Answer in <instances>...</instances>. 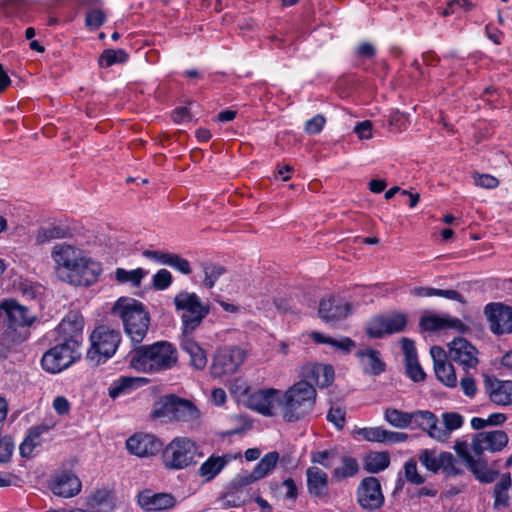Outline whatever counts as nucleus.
<instances>
[{
	"label": "nucleus",
	"mask_w": 512,
	"mask_h": 512,
	"mask_svg": "<svg viewBox=\"0 0 512 512\" xmlns=\"http://www.w3.org/2000/svg\"><path fill=\"white\" fill-rule=\"evenodd\" d=\"M70 235L71 232L67 226L51 223L37 229L35 232V244L43 245L52 240L67 238Z\"/></svg>",
	"instance_id": "c85d7f7f"
},
{
	"label": "nucleus",
	"mask_w": 512,
	"mask_h": 512,
	"mask_svg": "<svg viewBox=\"0 0 512 512\" xmlns=\"http://www.w3.org/2000/svg\"><path fill=\"white\" fill-rule=\"evenodd\" d=\"M406 373L414 381L419 382L425 379V372L423 371L418 358L411 362H405Z\"/></svg>",
	"instance_id": "bf43d9fd"
},
{
	"label": "nucleus",
	"mask_w": 512,
	"mask_h": 512,
	"mask_svg": "<svg viewBox=\"0 0 512 512\" xmlns=\"http://www.w3.org/2000/svg\"><path fill=\"white\" fill-rule=\"evenodd\" d=\"M474 182L477 186L485 189H494L499 185V180L490 174L476 173L474 175Z\"/></svg>",
	"instance_id": "680f3d73"
},
{
	"label": "nucleus",
	"mask_w": 512,
	"mask_h": 512,
	"mask_svg": "<svg viewBox=\"0 0 512 512\" xmlns=\"http://www.w3.org/2000/svg\"><path fill=\"white\" fill-rule=\"evenodd\" d=\"M182 350L189 355L190 365L197 370H202L207 365V355L204 349L192 338V335L183 333L181 340Z\"/></svg>",
	"instance_id": "a878e982"
},
{
	"label": "nucleus",
	"mask_w": 512,
	"mask_h": 512,
	"mask_svg": "<svg viewBox=\"0 0 512 512\" xmlns=\"http://www.w3.org/2000/svg\"><path fill=\"white\" fill-rule=\"evenodd\" d=\"M419 461L427 470L434 473L439 471L438 454L435 451L423 450L419 454Z\"/></svg>",
	"instance_id": "864d4df0"
},
{
	"label": "nucleus",
	"mask_w": 512,
	"mask_h": 512,
	"mask_svg": "<svg viewBox=\"0 0 512 512\" xmlns=\"http://www.w3.org/2000/svg\"><path fill=\"white\" fill-rule=\"evenodd\" d=\"M278 460L279 454L276 451L265 454L250 473V475L246 478V483L260 480L269 475L276 467Z\"/></svg>",
	"instance_id": "2f4dec72"
},
{
	"label": "nucleus",
	"mask_w": 512,
	"mask_h": 512,
	"mask_svg": "<svg viewBox=\"0 0 512 512\" xmlns=\"http://www.w3.org/2000/svg\"><path fill=\"white\" fill-rule=\"evenodd\" d=\"M45 426H37L30 429L24 441L20 444L19 450L22 457H29L33 450L40 445V436L47 431Z\"/></svg>",
	"instance_id": "79ce46f5"
},
{
	"label": "nucleus",
	"mask_w": 512,
	"mask_h": 512,
	"mask_svg": "<svg viewBox=\"0 0 512 512\" xmlns=\"http://www.w3.org/2000/svg\"><path fill=\"white\" fill-rule=\"evenodd\" d=\"M139 506L148 512H159L171 509L176 504V499L169 493H156L150 489L139 492L137 496Z\"/></svg>",
	"instance_id": "a211bd4d"
},
{
	"label": "nucleus",
	"mask_w": 512,
	"mask_h": 512,
	"mask_svg": "<svg viewBox=\"0 0 512 512\" xmlns=\"http://www.w3.org/2000/svg\"><path fill=\"white\" fill-rule=\"evenodd\" d=\"M465 464L481 482L490 483L494 481L496 473L488 468L486 461L480 458L475 459L471 456L470 459L465 461Z\"/></svg>",
	"instance_id": "4c0bfd02"
},
{
	"label": "nucleus",
	"mask_w": 512,
	"mask_h": 512,
	"mask_svg": "<svg viewBox=\"0 0 512 512\" xmlns=\"http://www.w3.org/2000/svg\"><path fill=\"white\" fill-rule=\"evenodd\" d=\"M363 370L367 374L379 375L385 371V363L380 358V352L373 348H365L356 353Z\"/></svg>",
	"instance_id": "bb28decb"
},
{
	"label": "nucleus",
	"mask_w": 512,
	"mask_h": 512,
	"mask_svg": "<svg viewBox=\"0 0 512 512\" xmlns=\"http://www.w3.org/2000/svg\"><path fill=\"white\" fill-rule=\"evenodd\" d=\"M443 427L440 426V432L444 435L443 438L439 439V442H447L451 436V433L464 424V418L461 414L456 412H444L442 414Z\"/></svg>",
	"instance_id": "ea45409f"
},
{
	"label": "nucleus",
	"mask_w": 512,
	"mask_h": 512,
	"mask_svg": "<svg viewBox=\"0 0 512 512\" xmlns=\"http://www.w3.org/2000/svg\"><path fill=\"white\" fill-rule=\"evenodd\" d=\"M245 351L239 347H229L217 352L211 366L214 377L234 374L244 362Z\"/></svg>",
	"instance_id": "1a4fd4ad"
},
{
	"label": "nucleus",
	"mask_w": 512,
	"mask_h": 512,
	"mask_svg": "<svg viewBox=\"0 0 512 512\" xmlns=\"http://www.w3.org/2000/svg\"><path fill=\"white\" fill-rule=\"evenodd\" d=\"M112 313L122 320L124 330L132 342L143 341L150 325V316L142 302L129 297H120L114 303Z\"/></svg>",
	"instance_id": "20e7f679"
},
{
	"label": "nucleus",
	"mask_w": 512,
	"mask_h": 512,
	"mask_svg": "<svg viewBox=\"0 0 512 512\" xmlns=\"http://www.w3.org/2000/svg\"><path fill=\"white\" fill-rule=\"evenodd\" d=\"M147 274L148 271L140 267L133 270H126L118 267L114 272V280L118 284H129L131 287L138 288L141 286L142 280Z\"/></svg>",
	"instance_id": "473e14b6"
},
{
	"label": "nucleus",
	"mask_w": 512,
	"mask_h": 512,
	"mask_svg": "<svg viewBox=\"0 0 512 512\" xmlns=\"http://www.w3.org/2000/svg\"><path fill=\"white\" fill-rule=\"evenodd\" d=\"M413 424L427 432L429 437L439 441L445 434L440 432L439 420L434 413L428 410L413 412Z\"/></svg>",
	"instance_id": "393cba45"
},
{
	"label": "nucleus",
	"mask_w": 512,
	"mask_h": 512,
	"mask_svg": "<svg viewBox=\"0 0 512 512\" xmlns=\"http://www.w3.org/2000/svg\"><path fill=\"white\" fill-rule=\"evenodd\" d=\"M172 253L162 251V250H144L142 255L158 264L161 265H167V262H169L170 256Z\"/></svg>",
	"instance_id": "e2e57ef3"
},
{
	"label": "nucleus",
	"mask_w": 512,
	"mask_h": 512,
	"mask_svg": "<svg viewBox=\"0 0 512 512\" xmlns=\"http://www.w3.org/2000/svg\"><path fill=\"white\" fill-rule=\"evenodd\" d=\"M53 408L59 415H66L70 411V403L64 396H57L53 400Z\"/></svg>",
	"instance_id": "774afa93"
},
{
	"label": "nucleus",
	"mask_w": 512,
	"mask_h": 512,
	"mask_svg": "<svg viewBox=\"0 0 512 512\" xmlns=\"http://www.w3.org/2000/svg\"><path fill=\"white\" fill-rule=\"evenodd\" d=\"M460 386L463 393L468 397H474L477 392L475 380L472 375L466 374L460 380Z\"/></svg>",
	"instance_id": "69168bd1"
},
{
	"label": "nucleus",
	"mask_w": 512,
	"mask_h": 512,
	"mask_svg": "<svg viewBox=\"0 0 512 512\" xmlns=\"http://www.w3.org/2000/svg\"><path fill=\"white\" fill-rule=\"evenodd\" d=\"M356 433L363 440L377 443H401L408 439V434L389 431L382 426L360 428Z\"/></svg>",
	"instance_id": "4be33fe9"
},
{
	"label": "nucleus",
	"mask_w": 512,
	"mask_h": 512,
	"mask_svg": "<svg viewBox=\"0 0 512 512\" xmlns=\"http://www.w3.org/2000/svg\"><path fill=\"white\" fill-rule=\"evenodd\" d=\"M449 358L461 365L465 371L478 364L476 348L464 338H456L449 344Z\"/></svg>",
	"instance_id": "dca6fc26"
},
{
	"label": "nucleus",
	"mask_w": 512,
	"mask_h": 512,
	"mask_svg": "<svg viewBox=\"0 0 512 512\" xmlns=\"http://www.w3.org/2000/svg\"><path fill=\"white\" fill-rule=\"evenodd\" d=\"M384 419L395 428L405 429L413 424V412L388 407L384 410Z\"/></svg>",
	"instance_id": "e433bc0d"
},
{
	"label": "nucleus",
	"mask_w": 512,
	"mask_h": 512,
	"mask_svg": "<svg viewBox=\"0 0 512 512\" xmlns=\"http://www.w3.org/2000/svg\"><path fill=\"white\" fill-rule=\"evenodd\" d=\"M303 380L308 382L312 388L315 386L320 388L328 387L334 380V369L331 365L311 364L303 368Z\"/></svg>",
	"instance_id": "412c9836"
},
{
	"label": "nucleus",
	"mask_w": 512,
	"mask_h": 512,
	"mask_svg": "<svg viewBox=\"0 0 512 512\" xmlns=\"http://www.w3.org/2000/svg\"><path fill=\"white\" fill-rule=\"evenodd\" d=\"M356 498L359 506L365 510L375 511L384 504V495L380 481L373 476L362 479L356 490Z\"/></svg>",
	"instance_id": "9d476101"
},
{
	"label": "nucleus",
	"mask_w": 512,
	"mask_h": 512,
	"mask_svg": "<svg viewBox=\"0 0 512 512\" xmlns=\"http://www.w3.org/2000/svg\"><path fill=\"white\" fill-rule=\"evenodd\" d=\"M434 371L437 379L445 386L450 388L457 386V376L451 363H437Z\"/></svg>",
	"instance_id": "c03bdc74"
},
{
	"label": "nucleus",
	"mask_w": 512,
	"mask_h": 512,
	"mask_svg": "<svg viewBox=\"0 0 512 512\" xmlns=\"http://www.w3.org/2000/svg\"><path fill=\"white\" fill-rule=\"evenodd\" d=\"M307 489L310 495L323 498L329 491L328 474L317 466H311L306 470Z\"/></svg>",
	"instance_id": "b1692460"
},
{
	"label": "nucleus",
	"mask_w": 512,
	"mask_h": 512,
	"mask_svg": "<svg viewBox=\"0 0 512 512\" xmlns=\"http://www.w3.org/2000/svg\"><path fill=\"white\" fill-rule=\"evenodd\" d=\"M512 485V479L510 473H504L501 475L499 481L494 486V506H507L509 503L508 490Z\"/></svg>",
	"instance_id": "a19ab883"
},
{
	"label": "nucleus",
	"mask_w": 512,
	"mask_h": 512,
	"mask_svg": "<svg viewBox=\"0 0 512 512\" xmlns=\"http://www.w3.org/2000/svg\"><path fill=\"white\" fill-rule=\"evenodd\" d=\"M404 475L408 482L414 485H421L425 482V478L419 474L417 469V462L411 458L404 464Z\"/></svg>",
	"instance_id": "8fccbe9b"
},
{
	"label": "nucleus",
	"mask_w": 512,
	"mask_h": 512,
	"mask_svg": "<svg viewBox=\"0 0 512 512\" xmlns=\"http://www.w3.org/2000/svg\"><path fill=\"white\" fill-rule=\"evenodd\" d=\"M172 274L167 269L158 270L152 278V285L156 290H165L172 284Z\"/></svg>",
	"instance_id": "5fc2aeb1"
},
{
	"label": "nucleus",
	"mask_w": 512,
	"mask_h": 512,
	"mask_svg": "<svg viewBox=\"0 0 512 512\" xmlns=\"http://www.w3.org/2000/svg\"><path fill=\"white\" fill-rule=\"evenodd\" d=\"M508 435L503 430L482 431L476 433L472 439V451L476 456L483 452H499L508 444Z\"/></svg>",
	"instance_id": "4468645a"
},
{
	"label": "nucleus",
	"mask_w": 512,
	"mask_h": 512,
	"mask_svg": "<svg viewBox=\"0 0 512 512\" xmlns=\"http://www.w3.org/2000/svg\"><path fill=\"white\" fill-rule=\"evenodd\" d=\"M317 392L306 382L298 381L290 386L284 393L280 391L279 410L285 422H298L314 409Z\"/></svg>",
	"instance_id": "7ed1b4c3"
},
{
	"label": "nucleus",
	"mask_w": 512,
	"mask_h": 512,
	"mask_svg": "<svg viewBox=\"0 0 512 512\" xmlns=\"http://www.w3.org/2000/svg\"><path fill=\"white\" fill-rule=\"evenodd\" d=\"M89 340L90 348L87 351V359L99 364L116 353L121 342V334L109 326L100 325L93 330Z\"/></svg>",
	"instance_id": "6e6552de"
},
{
	"label": "nucleus",
	"mask_w": 512,
	"mask_h": 512,
	"mask_svg": "<svg viewBox=\"0 0 512 512\" xmlns=\"http://www.w3.org/2000/svg\"><path fill=\"white\" fill-rule=\"evenodd\" d=\"M167 266L179 271L184 275H188L192 272L190 262L176 253L171 254L169 262H167Z\"/></svg>",
	"instance_id": "6e6d98bb"
},
{
	"label": "nucleus",
	"mask_w": 512,
	"mask_h": 512,
	"mask_svg": "<svg viewBox=\"0 0 512 512\" xmlns=\"http://www.w3.org/2000/svg\"><path fill=\"white\" fill-rule=\"evenodd\" d=\"M128 59V54L123 49H107L104 50L98 59L100 67L108 68L114 64L125 63Z\"/></svg>",
	"instance_id": "a18cd8bd"
},
{
	"label": "nucleus",
	"mask_w": 512,
	"mask_h": 512,
	"mask_svg": "<svg viewBox=\"0 0 512 512\" xmlns=\"http://www.w3.org/2000/svg\"><path fill=\"white\" fill-rule=\"evenodd\" d=\"M486 393L490 401L499 406L512 405V381L500 380L489 376L484 381Z\"/></svg>",
	"instance_id": "aec40b11"
},
{
	"label": "nucleus",
	"mask_w": 512,
	"mask_h": 512,
	"mask_svg": "<svg viewBox=\"0 0 512 512\" xmlns=\"http://www.w3.org/2000/svg\"><path fill=\"white\" fill-rule=\"evenodd\" d=\"M420 326L426 331H438L449 328L462 331L464 328L462 321L457 318L440 317L436 315L422 317Z\"/></svg>",
	"instance_id": "c756f323"
},
{
	"label": "nucleus",
	"mask_w": 512,
	"mask_h": 512,
	"mask_svg": "<svg viewBox=\"0 0 512 512\" xmlns=\"http://www.w3.org/2000/svg\"><path fill=\"white\" fill-rule=\"evenodd\" d=\"M484 314L489 322L490 330L495 335L512 333V307L495 302L484 308Z\"/></svg>",
	"instance_id": "f8f14e48"
},
{
	"label": "nucleus",
	"mask_w": 512,
	"mask_h": 512,
	"mask_svg": "<svg viewBox=\"0 0 512 512\" xmlns=\"http://www.w3.org/2000/svg\"><path fill=\"white\" fill-rule=\"evenodd\" d=\"M385 325V316H377L373 318L366 327V333L371 338H381L387 335Z\"/></svg>",
	"instance_id": "3c124183"
},
{
	"label": "nucleus",
	"mask_w": 512,
	"mask_h": 512,
	"mask_svg": "<svg viewBox=\"0 0 512 512\" xmlns=\"http://www.w3.org/2000/svg\"><path fill=\"white\" fill-rule=\"evenodd\" d=\"M359 471V464L357 460L350 456H344L342 458V465L335 468L332 472V476L336 481L353 477Z\"/></svg>",
	"instance_id": "37998d69"
},
{
	"label": "nucleus",
	"mask_w": 512,
	"mask_h": 512,
	"mask_svg": "<svg viewBox=\"0 0 512 512\" xmlns=\"http://www.w3.org/2000/svg\"><path fill=\"white\" fill-rule=\"evenodd\" d=\"M88 509L111 511L114 508L112 493L106 488L97 489L86 499Z\"/></svg>",
	"instance_id": "72a5a7b5"
},
{
	"label": "nucleus",
	"mask_w": 512,
	"mask_h": 512,
	"mask_svg": "<svg viewBox=\"0 0 512 512\" xmlns=\"http://www.w3.org/2000/svg\"><path fill=\"white\" fill-rule=\"evenodd\" d=\"M439 470H442L447 476L460 475L463 470L458 466V462L450 452H441L438 454Z\"/></svg>",
	"instance_id": "49530a36"
},
{
	"label": "nucleus",
	"mask_w": 512,
	"mask_h": 512,
	"mask_svg": "<svg viewBox=\"0 0 512 512\" xmlns=\"http://www.w3.org/2000/svg\"><path fill=\"white\" fill-rule=\"evenodd\" d=\"M310 338L316 344H328L334 347L337 350H341L344 353H349L355 346V342L349 337H342L340 339H333L331 337L325 336L320 332H312L310 334Z\"/></svg>",
	"instance_id": "c9c22d12"
},
{
	"label": "nucleus",
	"mask_w": 512,
	"mask_h": 512,
	"mask_svg": "<svg viewBox=\"0 0 512 512\" xmlns=\"http://www.w3.org/2000/svg\"><path fill=\"white\" fill-rule=\"evenodd\" d=\"M401 347L404 354L405 362H411L412 360L418 358L415 343L413 340L409 338H402Z\"/></svg>",
	"instance_id": "0e129e2a"
},
{
	"label": "nucleus",
	"mask_w": 512,
	"mask_h": 512,
	"mask_svg": "<svg viewBox=\"0 0 512 512\" xmlns=\"http://www.w3.org/2000/svg\"><path fill=\"white\" fill-rule=\"evenodd\" d=\"M338 452L337 449H326L321 451H316L311 453V462L313 464H318L323 466L324 468H331L334 464L335 459L337 458Z\"/></svg>",
	"instance_id": "09e8293b"
},
{
	"label": "nucleus",
	"mask_w": 512,
	"mask_h": 512,
	"mask_svg": "<svg viewBox=\"0 0 512 512\" xmlns=\"http://www.w3.org/2000/svg\"><path fill=\"white\" fill-rule=\"evenodd\" d=\"M101 271L100 263L83 255L74 269L61 279L75 286H90L97 281Z\"/></svg>",
	"instance_id": "9b49d317"
},
{
	"label": "nucleus",
	"mask_w": 512,
	"mask_h": 512,
	"mask_svg": "<svg viewBox=\"0 0 512 512\" xmlns=\"http://www.w3.org/2000/svg\"><path fill=\"white\" fill-rule=\"evenodd\" d=\"M126 447L133 455L149 457L160 451L162 443L152 434L136 433L127 439Z\"/></svg>",
	"instance_id": "f3484780"
},
{
	"label": "nucleus",
	"mask_w": 512,
	"mask_h": 512,
	"mask_svg": "<svg viewBox=\"0 0 512 512\" xmlns=\"http://www.w3.org/2000/svg\"><path fill=\"white\" fill-rule=\"evenodd\" d=\"M173 303L181 318L182 333L186 335H192L210 312L209 305L204 304L194 292L180 291Z\"/></svg>",
	"instance_id": "423d86ee"
},
{
	"label": "nucleus",
	"mask_w": 512,
	"mask_h": 512,
	"mask_svg": "<svg viewBox=\"0 0 512 512\" xmlns=\"http://www.w3.org/2000/svg\"><path fill=\"white\" fill-rule=\"evenodd\" d=\"M390 465V454L387 451L369 453L364 459V469L369 473H379Z\"/></svg>",
	"instance_id": "f704fd0d"
},
{
	"label": "nucleus",
	"mask_w": 512,
	"mask_h": 512,
	"mask_svg": "<svg viewBox=\"0 0 512 512\" xmlns=\"http://www.w3.org/2000/svg\"><path fill=\"white\" fill-rule=\"evenodd\" d=\"M178 360L177 349L167 341H158L151 345H140L135 348L130 366L142 373H158L169 370Z\"/></svg>",
	"instance_id": "f03ea898"
},
{
	"label": "nucleus",
	"mask_w": 512,
	"mask_h": 512,
	"mask_svg": "<svg viewBox=\"0 0 512 512\" xmlns=\"http://www.w3.org/2000/svg\"><path fill=\"white\" fill-rule=\"evenodd\" d=\"M14 450V444L10 438L0 439V462L5 463L10 460Z\"/></svg>",
	"instance_id": "338daca9"
},
{
	"label": "nucleus",
	"mask_w": 512,
	"mask_h": 512,
	"mask_svg": "<svg viewBox=\"0 0 512 512\" xmlns=\"http://www.w3.org/2000/svg\"><path fill=\"white\" fill-rule=\"evenodd\" d=\"M407 324V318L405 315L397 313L390 316H385L386 332L393 334L404 330Z\"/></svg>",
	"instance_id": "603ef678"
},
{
	"label": "nucleus",
	"mask_w": 512,
	"mask_h": 512,
	"mask_svg": "<svg viewBox=\"0 0 512 512\" xmlns=\"http://www.w3.org/2000/svg\"><path fill=\"white\" fill-rule=\"evenodd\" d=\"M9 328L16 329L31 324V316L26 307L19 305L15 300H7L1 303Z\"/></svg>",
	"instance_id": "5701e85b"
},
{
	"label": "nucleus",
	"mask_w": 512,
	"mask_h": 512,
	"mask_svg": "<svg viewBox=\"0 0 512 512\" xmlns=\"http://www.w3.org/2000/svg\"><path fill=\"white\" fill-rule=\"evenodd\" d=\"M82 257L83 252L80 249L66 243L55 245L51 251V258L60 278L72 271Z\"/></svg>",
	"instance_id": "2eb2a0df"
},
{
	"label": "nucleus",
	"mask_w": 512,
	"mask_h": 512,
	"mask_svg": "<svg viewBox=\"0 0 512 512\" xmlns=\"http://www.w3.org/2000/svg\"><path fill=\"white\" fill-rule=\"evenodd\" d=\"M106 16L101 9H91L86 13L85 24L89 29H98L105 22Z\"/></svg>",
	"instance_id": "4d7b16f0"
},
{
	"label": "nucleus",
	"mask_w": 512,
	"mask_h": 512,
	"mask_svg": "<svg viewBox=\"0 0 512 512\" xmlns=\"http://www.w3.org/2000/svg\"><path fill=\"white\" fill-rule=\"evenodd\" d=\"M352 311V305L339 295L322 298L319 303V317L326 323L334 325L344 320Z\"/></svg>",
	"instance_id": "ddd939ff"
},
{
	"label": "nucleus",
	"mask_w": 512,
	"mask_h": 512,
	"mask_svg": "<svg viewBox=\"0 0 512 512\" xmlns=\"http://www.w3.org/2000/svg\"><path fill=\"white\" fill-rule=\"evenodd\" d=\"M150 416L162 422H193L198 420L200 413L191 401L170 394L161 397L153 404Z\"/></svg>",
	"instance_id": "39448f33"
},
{
	"label": "nucleus",
	"mask_w": 512,
	"mask_h": 512,
	"mask_svg": "<svg viewBox=\"0 0 512 512\" xmlns=\"http://www.w3.org/2000/svg\"><path fill=\"white\" fill-rule=\"evenodd\" d=\"M230 459L231 457L229 455L210 456L199 467V476L204 478L206 481H211L223 470V468L229 463Z\"/></svg>",
	"instance_id": "7c9ffc66"
},
{
	"label": "nucleus",
	"mask_w": 512,
	"mask_h": 512,
	"mask_svg": "<svg viewBox=\"0 0 512 512\" xmlns=\"http://www.w3.org/2000/svg\"><path fill=\"white\" fill-rule=\"evenodd\" d=\"M81 481L72 474H63L55 479L52 491L55 495L70 498L81 491Z\"/></svg>",
	"instance_id": "cd10ccee"
},
{
	"label": "nucleus",
	"mask_w": 512,
	"mask_h": 512,
	"mask_svg": "<svg viewBox=\"0 0 512 512\" xmlns=\"http://www.w3.org/2000/svg\"><path fill=\"white\" fill-rule=\"evenodd\" d=\"M280 390L274 388L261 389L249 397L250 407L265 415L274 416L276 406L279 407Z\"/></svg>",
	"instance_id": "6ab92c4d"
},
{
	"label": "nucleus",
	"mask_w": 512,
	"mask_h": 512,
	"mask_svg": "<svg viewBox=\"0 0 512 512\" xmlns=\"http://www.w3.org/2000/svg\"><path fill=\"white\" fill-rule=\"evenodd\" d=\"M345 409L342 407H331L327 413V420L331 422L338 430L345 425Z\"/></svg>",
	"instance_id": "13d9d810"
},
{
	"label": "nucleus",
	"mask_w": 512,
	"mask_h": 512,
	"mask_svg": "<svg viewBox=\"0 0 512 512\" xmlns=\"http://www.w3.org/2000/svg\"><path fill=\"white\" fill-rule=\"evenodd\" d=\"M139 381H140V378L122 376V377L114 380L110 384V386L108 388V395L112 399H116L121 395L128 394L132 391L133 388H135L137 386Z\"/></svg>",
	"instance_id": "58836bf2"
},
{
	"label": "nucleus",
	"mask_w": 512,
	"mask_h": 512,
	"mask_svg": "<svg viewBox=\"0 0 512 512\" xmlns=\"http://www.w3.org/2000/svg\"><path fill=\"white\" fill-rule=\"evenodd\" d=\"M203 272L205 276L203 280L204 286L212 289L219 277L226 272V269L221 265L206 263L203 265Z\"/></svg>",
	"instance_id": "de8ad7c7"
},
{
	"label": "nucleus",
	"mask_w": 512,
	"mask_h": 512,
	"mask_svg": "<svg viewBox=\"0 0 512 512\" xmlns=\"http://www.w3.org/2000/svg\"><path fill=\"white\" fill-rule=\"evenodd\" d=\"M202 456L197 444L188 437H176L162 451V463L168 470L178 471L197 464Z\"/></svg>",
	"instance_id": "0eeeda50"
},
{
	"label": "nucleus",
	"mask_w": 512,
	"mask_h": 512,
	"mask_svg": "<svg viewBox=\"0 0 512 512\" xmlns=\"http://www.w3.org/2000/svg\"><path fill=\"white\" fill-rule=\"evenodd\" d=\"M325 123V117L321 114H317L306 122L305 131L308 134H318L323 130Z\"/></svg>",
	"instance_id": "052dcab7"
},
{
	"label": "nucleus",
	"mask_w": 512,
	"mask_h": 512,
	"mask_svg": "<svg viewBox=\"0 0 512 512\" xmlns=\"http://www.w3.org/2000/svg\"><path fill=\"white\" fill-rule=\"evenodd\" d=\"M84 318L78 311H70L55 329V345L41 359L42 368L51 374L67 369L81 358Z\"/></svg>",
	"instance_id": "f257e3e1"
}]
</instances>
